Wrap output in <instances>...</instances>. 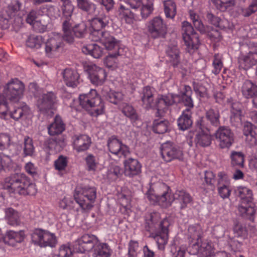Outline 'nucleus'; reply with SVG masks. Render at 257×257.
I'll return each mask as SVG.
<instances>
[{
    "mask_svg": "<svg viewBox=\"0 0 257 257\" xmlns=\"http://www.w3.org/2000/svg\"><path fill=\"white\" fill-rule=\"evenodd\" d=\"M109 18L108 16L102 14L96 16L90 20L92 30L90 37L92 41L100 42L108 50L113 48H118L116 39L111 36L108 32L103 29L108 25Z\"/></svg>",
    "mask_w": 257,
    "mask_h": 257,
    "instance_id": "1",
    "label": "nucleus"
},
{
    "mask_svg": "<svg viewBox=\"0 0 257 257\" xmlns=\"http://www.w3.org/2000/svg\"><path fill=\"white\" fill-rule=\"evenodd\" d=\"M4 187L10 193L20 195H33L36 193L35 185L23 173H15L6 178Z\"/></svg>",
    "mask_w": 257,
    "mask_h": 257,
    "instance_id": "2",
    "label": "nucleus"
},
{
    "mask_svg": "<svg viewBox=\"0 0 257 257\" xmlns=\"http://www.w3.org/2000/svg\"><path fill=\"white\" fill-rule=\"evenodd\" d=\"M79 99L80 105L91 116H97L104 112V104L95 90L80 95Z\"/></svg>",
    "mask_w": 257,
    "mask_h": 257,
    "instance_id": "3",
    "label": "nucleus"
},
{
    "mask_svg": "<svg viewBox=\"0 0 257 257\" xmlns=\"http://www.w3.org/2000/svg\"><path fill=\"white\" fill-rule=\"evenodd\" d=\"M236 195L241 200L238 209L241 215L253 220L255 213L252 191L246 187H239L235 190Z\"/></svg>",
    "mask_w": 257,
    "mask_h": 257,
    "instance_id": "4",
    "label": "nucleus"
},
{
    "mask_svg": "<svg viewBox=\"0 0 257 257\" xmlns=\"http://www.w3.org/2000/svg\"><path fill=\"white\" fill-rule=\"evenodd\" d=\"M182 37L186 50L190 53L197 50L200 44L198 35L194 31L191 24L184 21L182 25Z\"/></svg>",
    "mask_w": 257,
    "mask_h": 257,
    "instance_id": "5",
    "label": "nucleus"
},
{
    "mask_svg": "<svg viewBox=\"0 0 257 257\" xmlns=\"http://www.w3.org/2000/svg\"><path fill=\"white\" fill-rule=\"evenodd\" d=\"M220 115L217 109L210 108L206 110L205 116L199 118L196 122L197 128L207 131L213 130L220 125Z\"/></svg>",
    "mask_w": 257,
    "mask_h": 257,
    "instance_id": "6",
    "label": "nucleus"
},
{
    "mask_svg": "<svg viewBox=\"0 0 257 257\" xmlns=\"http://www.w3.org/2000/svg\"><path fill=\"white\" fill-rule=\"evenodd\" d=\"M96 197V188L86 186L82 188L78 197H75V200L82 209L88 210L93 206Z\"/></svg>",
    "mask_w": 257,
    "mask_h": 257,
    "instance_id": "7",
    "label": "nucleus"
},
{
    "mask_svg": "<svg viewBox=\"0 0 257 257\" xmlns=\"http://www.w3.org/2000/svg\"><path fill=\"white\" fill-rule=\"evenodd\" d=\"M98 243V238L96 236L92 234H84L74 241V250L78 253H85L93 249Z\"/></svg>",
    "mask_w": 257,
    "mask_h": 257,
    "instance_id": "8",
    "label": "nucleus"
},
{
    "mask_svg": "<svg viewBox=\"0 0 257 257\" xmlns=\"http://www.w3.org/2000/svg\"><path fill=\"white\" fill-rule=\"evenodd\" d=\"M162 158L166 162L173 160H182L183 154L181 149L174 143L167 142L163 144L160 148Z\"/></svg>",
    "mask_w": 257,
    "mask_h": 257,
    "instance_id": "9",
    "label": "nucleus"
},
{
    "mask_svg": "<svg viewBox=\"0 0 257 257\" xmlns=\"http://www.w3.org/2000/svg\"><path fill=\"white\" fill-rule=\"evenodd\" d=\"M148 31L153 39L165 38L168 32L167 25L160 17H156L149 22Z\"/></svg>",
    "mask_w": 257,
    "mask_h": 257,
    "instance_id": "10",
    "label": "nucleus"
},
{
    "mask_svg": "<svg viewBox=\"0 0 257 257\" xmlns=\"http://www.w3.org/2000/svg\"><path fill=\"white\" fill-rule=\"evenodd\" d=\"M177 97H178L177 95L173 94L159 95L154 102L152 107L157 110L156 116H163L168 107L176 102Z\"/></svg>",
    "mask_w": 257,
    "mask_h": 257,
    "instance_id": "11",
    "label": "nucleus"
},
{
    "mask_svg": "<svg viewBox=\"0 0 257 257\" xmlns=\"http://www.w3.org/2000/svg\"><path fill=\"white\" fill-rule=\"evenodd\" d=\"M188 249L189 252L192 254H196L199 252L203 255H213V254L211 243L208 240L202 242L200 235H197V238L194 240H189Z\"/></svg>",
    "mask_w": 257,
    "mask_h": 257,
    "instance_id": "12",
    "label": "nucleus"
},
{
    "mask_svg": "<svg viewBox=\"0 0 257 257\" xmlns=\"http://www.w3.org/2000/svg\"><path fill=\"white\" fill-rule=\"evenodd\" d=\"M215 136L221 149L229 148L234 142V134L227 126H219L215 133Z\"/></svg>",
    "mask_w": 257,
    "mask_h": 257,
    "instance_id": "13",
    "label": "nucleus"
},
{
    "mask_svg": "<svg viewBox=\"0 0 257 257\" xmlns=\"http://www.w3.org/2000/svg\"><path fill=\"white\" fill-rule=\"evenodd\" d=\"M163 186L166 188L167 190L165 191L161 194H156L154 191L149 190L147 193V195L151 203L153 204L158 203L162 207L167 208L171 205L172 199L168 187L164 185Z\"/></svg>",
    "mask_w": 257,
    "mask_h": 257,
    "instance_id": "14",
    "label": "nucleus"
},
{
    "mask_svg": "<svg viewBox=\"0 0 257 257\" xmlns=\"http://www.w3.org/2000/svg\"><path fill=\"white\" fill-rule=\"evenodd\" d=\"M107 145L110 153L119 157H126L130 154L129 148L115 136L109 138Z\"/></svg>",
    "mask_w": 257,
    "mask_h": 257,
    "instance_id": "15",
    "label": "nucleus"
},
{
    "mask_svg": "<svg viewBox=\"0 0 257 257\" xmlns=\"http://www.w3.org/2000/svg\"><path fill=\"white\" fill-rule=\"evenodd\" d=\"M155 230L150 234L157 242L158 247L160 250L164 249L168 239V226H153Z\"/></svg>",
    "mask_w": 257,
    "mask_h": 257,
    "instance_id": "16",
    "label": "nucleus"
},
{
    "mask_svg": "<svg viewBox=\"0 0 257 257\" xmlns=\"http://www.w3.org/2000/svg\"><path fill=\"white\" fill-rule=\"evenodd\" d=\"M87 71L91 82L96 85H101L103 84L106 77L105 70L95 65H90L87 66Z\"/></svg>",
    "mask_w": 257,
    "mask_h": 257,
    "instance_id": "17",
    "label": "nucleus"
},
{
    "mask_svg": "<svg viewBox=\"0 0 257 257\" xmlns=\"http://www.w3.org/2000/svg\"><path fill=\"white\" fill-rule=\"evenodd\" d=\"M123 164L125 176L134 177L141 173L142 166L138 160L130 158L125 160Z\"/></svg>",
    "mask_w": 257,
    "mask_h": 257,
    "instance_id": "18",
    "label": "nucleus"
},
{
    "mask_svg": "<svg viewBox=\"0 0 257 257\" xmlns=\"http://www.w3.org/2000/svg\"><path fill=\"white\" fill-rule=\"evenodd\" d=\"M210 131L203 128H197L196 126V135L194 142L196 146L206 147L211 145L212 137L209 134Z\"/></svg>",
    "mask_w": 257,
    "mask_h": 257,
    "instance_id": "19",
    "label": "nucleus"
},
{
    "mask_svg": "<svg viewBox=\"0 0 257 257\" xmlns=\"http://www.w3.org/2000/svg\"><path fill=\"white\" fill-rule=\"evenodd\" d=\"M63 46L62 39L57 36L50 38L45 43V51L47 55L51 56L58 52Z\"/></svg>",
    "mask_w": 257,
    "mask_h": 257,
    "instance_id": "20",
    "label": "nucleus"
},
{
    "mask_svg": "<svg viewBox=\"0 0 257 257\" xmlns=\"http://www.w3.org/2000/svg\"><path fill=\"white\" fill-rule=\"evenodd\" d=\"M238 64L239 69L247 70L257 64V54L242 55L238 58Z\"/></svg>",
    "mask_w": 257,
    "mask_h": 257,
    "instance_id": "21",
    "label": "nucleus"
},
{
    "mask_svg": "<svg viewBox=\"0 0 257 257\" xmlns=\"http://www.w3.org/2000/svg\"><path fill=\"white\" fill-rule=\"evenodd\" d=\"M168 61L174 67L178 66L180 62V51L176 44L168 45L166 50Z\"/></svg>",
    "mask_w": 257,
    "mask_h": 257,
    "instance_id": "22",
    "label": "nucleus"
},
{
    "mask_svg": "<svg viewBox=\"0 0 257 257\" xmlns=\"http://www.w3.org/2000/svg\"><path fill=\"white\" fill-rule=\"evenodd\" d=\"M56 96L52 92L44 94L38 100V107L41 111L51 109L56 101Z\"/></svg>",
    "mask_w": 257,
    "mask_h": 257,
    "instance_id": "23",
    "label": "nucleus"
},
{
    "mask_svg": "<svg viewBox=\"0 0 257 257\" xmlns=\"http://www.w3.org/2000/svg\"><path fill=\"white\" fill-rule=\"evenodd\" d=\"M171 198L172 201L176 200L178 202L180 209L181 210L186 208L188 204L192 201V197L184 190H176Z\"/></svg>",
    "mask_w": 257,
    "mask_h": 257,
    "instance_id": "24",
    "label": "nucleus"
},
{
    "mask_svg": "<svg viewBox=\"0 0 257 257\" xmlns=\"http://www.w3.org/2000/svg\"><path fill=\"white\" fill-rule=\"evenodd\" d=\"M62 74L64 81L67 86L74 88L79 84V75L75 70L66 68Z\"/></svg>",
    "mask_w": 257,
    "mask_h": 257,
    "instance_id": "25",
    "label": "nucleus"
},
{
    "mask_svg": "<svg viewBox=\"0 0 257 257\" xmlns=\"http://www.w3.org/2000/svg\"><path fill=\"white\" fill-rule=\"evenodd\" d=\"M145 221L147 225H153L158 223L159 225H164L165 224L171 225L174 223L172 217L170 216L161 219L160 214L158 212L147 214L145 216Z\"/></svg>",
    "mask_w": 257,
    "mask_h": 257,
    "instance_id": "26",
    "label": "nucleus"
},
{
    "mask_svg": "<svg viewBox=\"0 0 257 257\" xmlns=\"http://www.w3.org/2000/svg\"><path fill=\"white\" fill-rule=\"evenodd\" d=\"M178 126L180 130L185 131L189 129L192 125V112L191 109H185L177 120Z\"/></svg>",
    "mask_w": 257,
    "mask_h": 257,
    "instance_id": "27",
    "label": "nucleus"
},
{
    "mask_svg": "<svg viewBox=\"0 0 257 257\" xmlns=\"http://www.w3.org/2000/svg\"><path fill=\"white\" fill-rule=\"evenodd\" d=\"M25 237V234L23 230L19 231L9 230L5 234V243L13 246L17 243L22 242Z\"/></svg>",
    "mask_w": 257,
    "mask_h": 257,
    "instance_id": "28",
    "label": "nucleus"
},
{
    "mask_svg": "<svg viewBox=\"0 0 257 257\" xmlns=\"http://www.w3.org/2000/svg\"><path fill=\"white\" fill-rule=\"evenodd\" d=\"M91 143L90 138L87 135L76 136L73 141L74 148L78 152L85 151L89 148Z\"/></svg>",
    "mask_w": 257,
    "mask_h": 257,
    "instance_id": "29",
    "label": "nucleus"
},
{
    "mask_svg": "<svg viewBox=\"0 0 257 257\" xmlns=\"http://www.w3.org/2000/svg\"><path fill=\"white\" fill-rule=\"evenodd\" d=\"M112 252V250L107 243L100 242L98 239V243L93 248V256L94 257H110Z\"/></svg>",
    "mask_w": 257,
    "mask_h": 257,
    "instance_id": "30",
    "label": "nucleus"
},
{
    "mask_svg": "<svg viewBox=\"0 0 257 257\" xmlns=\"http://www.w3.org/2000/svg\"><path fill=\"white\" fill-rule=\"evenodd\" d=\"M154 89L150 86H146L143 88L141 94V100L145 108L152 107L154 102Z\"/></svg>",
    "mask_w": 257,
    "mask_h": 257,
    "instance_id": "31",
    "label": "nucleus"
},
{
    "mask_svg": "<svg viewBox=\"0 0 257 257\" xmlns=\"http://www.w3.org/2000/svg\"><path fill=\"white\" fill-rule=\"evenodd\" d=\"M15 103L13 109L10 111V115L12 118L16 120H19L23 116L28 115L29 114V107L24 103Z\"/></svg>",
    "mask_w": 257,
    "mask_h": 257,
    "instance_id": "32",
    "label": "nucleus"
},
{
    "mask_svg": "<svg viewBox=\"0 0 257 257\" xmlns=\"http://www.w3.org/2000/svg\"><path fill=\"white\" fill-rule=\"evenodd\" d=\"M48 132L51 136L61 134L65 130V124L60 116H56L54 122L48 127Z\"/></svg>",
    "mask_w": 257,
    "mask_h": 257,
    "instance_id": "33",
    "label": "nucleus"
},
{
    "mask_svg": "<svg viewBox=\"0 0 257 257\" xmlns=\"http://www.w3.org/2000/svg\"><path fill=\"white\" fill-rule=\"evenodd\" d=\"M82 51L85 54H89L94 58H99L103 53V48L96 44H91L83 46Z\"/></svg>",
    "mask_w": 257,
    "mask_h": 257,
    "instance_id": "34",
    "label": "nucleus"
},
{
    "mask_svg": "<svg viewBox=\"0 0 257 257\" xmlns=\"http://www.w3.org/2000/svg\"><path fill=\"white\" fill-rule=\"evenodd\" d=\"M244 155L241 152L232 151L230 153V164L235 168H243L244 167Z\"/></svg>",
    "mask_w": 257,
    "mask_h": 257,
    "instance_id": "35",
    "label": "nucleus"
},
{
    "mask_svg": "<svg viewBox=\"0 0 257 257\" xmlns=\"http://www.w3.org/2000/svg\"><path fill=\"white\" fill-rule=\"evenodd\" d=\"M242 93L245 98L253 99L257 95V86L250 80H246L242 87Z\"/></svg>",
    "mask_w": 257,
    "mask_h": 257,
    "instance_id": "36",
    "label": "nucleus"
},
{
    "mask_svg": "<svg viewBox=\"0 0 257 257\" xmlns=\"http://www.w3.org/2000/svg\"><path fill=\"white\" fill-rule=\"evenodd\" d=\"M192 93L191 88L190 86L185 85L184 86V91L182 92V95L180 97L178 96L177 98L181 100L183 104L186 106L188 107V108H192L194 106L193 102L191 97V94Z\"/></svg>",
    "mask_w": 257,
    "mask_h": 257,
    "instance_id": "37",
    "label": "nucleus"
},
{
    "mask_svg": "<svg viewBox=\"0 0 257 257\" xmlns=\"http://www.w3.org/2000/svg\"><path fill=\"white\" fill-rule=\"evenodd\" d=\"M257 12V0H252L248 6L246 8L238 7L237 12L244 17H248Z\"/></svg>",
    "mask_w": 257,
    "mask_h": 257,
    "instance_id": "38",
    "label": "nucleus"
},
{
    "mask_svg": "<svg viewBox=\"0 0 257 257\" xmlns=\"http://www.w3.org/2000/svg\"><path fill=\"white\" fill-rule=\"evenodd\" d=\"M77 6L88 15L93 14L97 9L96 5L90 0H82L77 2Z\"/></svg>",
    "mask_w": 257,
    "mask_h": 257,
    "instance_id": "39",
    "label": "nucleus"
},
{
    "mask_svg": "<svg viewBox=\"0 0 257 257\" xmlns=\"http://www.w3.org/2000/svg\"><path fill=\"white\" fill-rule=\"evenodd\" d=\"M190 19L192 20L195 29L201 34H205L206 27L203 25L199 16L194 11L190 10L189 12Z\"/></svg>",
    "mask_w": 257,
    "mask_h": 257,
    "instance_id": "40",
    "label": "nucleus"
},
{
    "mask_svg": "<svg viewBox=\"0 0 257 257\" xmlns=\"http://www.w3.org/2000/svg\"><path fill=\"white\" fill-rule=\"evenodd\" d=\"M118 201L121 206L120 210L122 213L128 214L131 210V198L123 193L118 195Z\"/></svg>",
    "mask_w": 257,
    "mask_h": 257,
    "instance_id": "41",
    "label": "nucleus"
},
{
    "mask_svg": "<svg viewBox=\"0 0 257 257\" xmlns=\"http://www.w3.org/2000/svg\"><path fill=\"white\" fill-rule=\"evenodd\" d=\"M5 218L9 225L19 224L20 216L17 211L10 207L5 209Z\"/></svg>",
    "mask_w": 257,
    "mask_h": 257,
    "instance_id": "42",
    "label": "nucleus"
},
{
    "mask_svg": "<svg viewBox=\"0 0 257 257\" xmlns=\"http://www.w3.org/2000/svg\"><path fill=\"white\" fill-rule=\"evenodd\" d=\"M216 9L221 12H225L227 10L234 7L236 0H211Z\"/></svg>",
    "mask_w": 257,
    "mask_h": 257,
    "instance_id": "43",
    "label": "nucleus"
},
{
    "mask_svg": "<svg viewBox=\"0 0 257 257\" xmlns=\"http://www.w3.org/2000/svg\"><path fill=\"white\" fill-rule=\"evenodd\" d=\"M169 122L167 120H155L153 123V131L158 134H163L168 131Z\"/></svg>",
    "mask_w": 257,
    "mask_h": 257,
    "instance_id": "44",
    "label": "nucleus"
},
{
    "mask_svg": "<svg viewBox=\"0 0 257 257\" xmlns=\"http://www.w3.org/2000/svg\"><path fill=\"white\" fill-rule=\"evenodd\" d=\"M118 48H113L117 51L113 53H110L104 60V63L108 68L116 67L117 64V57L120 55L119 45L117 44ZM113 50V49H112Z\"/></svg>",
    "mask_w": 257,
    "mask_h": 257,
    "instance_id": "45",
    "label": "nucleus"
},
{
    "mask_svg": "<svg viewBox=\"0 0 257 257\" xmlns=\"http://www.w3.org/2000/svg\"><path fill=\"white\" fill-rule=\"evenodd\" d=\"M44 43L43 37L40 35H30L26 41V45L31 48H40Z\"/></svg>",
    "mask_w": 257,
    "mask_h": 257,
    "instance_id": "46",
    "label": "nucleus"
},
{
    "mask_svg": "<svg viewBox=\"0 0 257 257\" xmlns=\"http://www.w3.org/2000/svg\"><path fill=\"white\" fill-rule=\"evenodd\" d=\"M38 16V12L35 10H31L29 13L27 15L26 21L27 23L32 25L34 30L35 31H42L44 27H42L41 29H38L37 26L39 24L38 21L36 20Z\"/></svg>",
    "mask_w": 257,
    "mask_h": 257,
    "instance_id": "47",
    "label": "nucleus"
},
{
    "mask_svg": "<svg viewBox=\"0 0 257 257\" xmlns=\"http://www.w3.org/2000/svg\"><path fill=\"white\" fill-rule=\"evenodd\" d=\"M164 11L167 18H173L176 15V7L172 0H164Z\"/></svg>",
    "mask_w": 257,
    "mask_h": 257,
    "instance_id": "48",
    "label": "nucleus"
},
{
    "mask_svg": "<svg viewBox=\"0 0 257 257\" xmlns=\"http://www.w3.org/2000/svg\"><path fill=\"white\" fill-rule=\"evenodd\" d=\"M105 97L110 102L117 104L123 99V95L121 92L110 90L106 92Z\"/></svg>",
    "mask_w": 257,
    "mask_h": 257,
    "instance_id": "49",
    "label": "nucleus"
},
{
    "mask_svg": "<svg viewBox=\"0 0 257 257\" xmlns=\"http://www.w3.org/2000/svg\"><path fill=\"white\" fill-rule=\"evenodd\" d=\"M72 30L75 37L78 38H83L87 34V27L84 22L75 25Z\"/></svg>",
    "mask_w": 257,
    "mask_h": 257,
    "instance_id": "50",
    "label": "nucleus"
},
{
    "mask_svg": "<svg viewBox=\"0 0 257 257\" xmlns=\"http://www.w3.org/2000/svg\"><path fill=\"white\" fill-rule=\"evenodd\" d=\"M122 112L132 120L136 121L138 119V115L133 107L127 103H123L122 106Z\"/></svg>",
    "mask_w": 257,
    "mask_h": 257,
    "instance_id": "51",
    "label": "nucleus"
},
{
    "mask_svg": "<svg viewBox=\"0 0 257 257\" xmlns=\"http://www.w3.org/2000/svg\"><path fill=\"white\" fill-rule=\"evenodd\" d=\"M49 145L51 147L53 146L57 151H60L65 146V138L62 136L55 137L49 141Z\"/></svg>",
    "mask_w": 257,
    "mask_h": 257,
    "instance_id": "52",
    "label": "nucleus"
},
{
    "mask_svg": "<svg viewBox=\"0 0 257 257\" xmlns=\"http://www.w3.org/2000/svg\"><path fill=\"white\" fill-rule=\"evenodd\" d=\"M44 230L40 228L35 229L31 234V239L32 242L37 245L42 247V245H44L45 242L42 240Z\"/></svg>",
    "mask_w": 257,
    "mask_h": 257,
    "instance_id": "53",
    "label": "nucleus"
},
{
    "mask_svg": "<svg viewBox=\"0 0 257 257\" xmlns=\"http://www.w3.org/2000/svg\"><path fill=\"white\" fill-rule=\"evenodd\" d=\"M206 32L208 37L212 41L217 42L221 39V36L220 32L212 27H206Z\"/></svg>",
    "mask_w": 257,
    "mask_h": 257,
    "instance_id": "54",
    "label": "nucleus"
},
{
    "mask_svg": "<svg viewBox=\"0 0 257 257\" xmlns=\"http://www.w3.org/2000/svg\"><path fill=\"white\" fill-rule=\"evenodd\" d=\"M61 8L63 17L67 19H70L74 9V7L72 4V2L62 3Z\"/></svg>",
    "mask_w": 257,
    "mask_h": 257,
    "instance_id": "55",
    "label": "nucleus"
},
{
    "mask_svg": "<svg viewBox=\"0 0 257 257\" xmlns=\"http://www.w3.org/2000/svg\"><path fill=\"white\" fill-rule=\"evenodd\" d=\"M68 164V158L63 155L59 156L54 162L55 168L58 171H63L65 169Z\"/></svg>",
    "mask_w": 257,
    "mask_h": 257,
    "instance_id": "56",
    "label": "nucleus"
},
{
    "mask_svg": "<svg viewBox=\"0 0 257 257\" xmlns=\"http://www.w3.org/2000/svg\"><path fill=\"white\" fill-rule=\"evenodd\" d=\"M142 6L140 10V14L143 19H146L152 13L153 8V4L149 2L148 4H145L144 2L142 3Z\"/></svg>",
    "mask_w": 257,
    "mask_h": 257,
    "instance_id": "57",
    "label": "nucleus"
},
{
    "mask_svg": "<svg viewBox=\"0 0 257 257\" xmlns=\"http://www.w3.org/2000/svg\"><path fill=\"white\" fill-rule=\"evenodd\" d=\"M45 238L46 241L44 243V245H42V247L50 246L51 247L55 246L57 244V239L54 233H51L47 231Z\"/></svg>",
    "mask_w": 257,
    "mask_h": 257,
    "instance_id": "58",
    "label": "nucleus"
},
{
    "mask_svg": "<svg viewBox=\"0 0 257 257\" xmlns=\"http://www.w3.org/2000/svg\"><path fill=\"white\" fill-rule=\"evenodd\" d=\"M34 151L32 140L29 137H26L24 142V153L25 156H31Z\"/></svg>",
    "mask_w": 257,
    "mask_h": 257,
    "instance_id": "59",
    "label": "nucleus"
},
{
    "mask_svg": "<svg viewBox=\"0 0 257 257\" xmlns=\"http://www.w3.org/2000/svg\"><path fill=\"white\" fill-rule=\"evenodd\" d=\"M85 161L88 170L95 171L98 164L95 157L92 154H89L86 157Z\"/></svg>",
    "mask_w": 257,
    "mask_h": 257,
    "instance_id": "60",
    "label": "nucleus"
},
{
    "mask_svg": "<svg viewBox=\"0 0 257 257\" xmlns=\"http://www.w3.org/2000/svg\"><path fill=\"white\" fill-rule=\"evenodd\" d=\"M213 69L212 72L215 74H218L223 67V64L220 56L218 54H215L213 61Z\"/></svg>",
    "mask_w": 257,
    "mask_h": 257,
    "instance_id": "61",
    "label": "nucleus"
},
{
    "mask_svg": "<svg viewBox=\"0 0 257 257\" xmlns=\"http://www.w3.org/2000/svg\"><path fill=\"white\" fill-rule=\"evenodd\" d=\"M206 20L208 22L217 27H221L220 23L221 20L220 18L210 12H207L206 16Z\"/></svg>",
    "mask_w": 257,
    "mask_h": 257,
    "instance_id": "62",
    "label": "nucleus"
},
{
    "mask_svg": "<svg viewBox=\"0 0 257 257\" xmlns=\"http://www.w3.org/2000/svg\"><path fill=\"white\" fill-rule=\"evenodd\" d=\"M10 137L6 134H0V150H4L7 149L10 145Z\"/></svg>",
    "mask_w": 257,
    "mask_h": 257,
    "instance_id": "63",
    "label": "nucleus"
},
{
    "mask_svg": "<svg viewBox=\"0 0 257 257\" xmlns=\"http://www.w3.org/2000/svg\"><path fill=\"white\" fill-rule=\"evenodd\" d=\"M246 136V142L252 147L257 145V131H255Z\"/></svg>",
    "mask_w": 257,
    "mask_h": 257,
    "instance_id": "64",
    "label": "nucleus"
}]
</instances>
